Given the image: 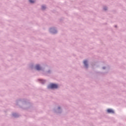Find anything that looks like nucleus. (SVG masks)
Listing matches in <instances>:
<instances>
[{
  "instance_id": "nucleus-1",
  "label": "nucleus",
  "mask_w": 126,
  "mask_h": 126,
  "mask_svg": "<svg viewBox=\"0 0 126 126\" xmlns=\"http://www.w3.org/2000/svg\"><path fill=\"white\" fill-rule=\"evenodd\" d=\"M58 85H57L56 84H51L48 86L49 89H55L58 88Z\"/></svg>"
},
{
  "instance_id": "nucleus-2",
  "label": "nucleus",
  "mask_w": 126,
  "mask_h": 126,
  "mask_svg": "<svg viewBox=\"0 0 126 126\" xmlns=\"http://www.w3.org/2000/svg\"><path fill=\"white\" fill-rule=\"evenodd\" d=\"M35 68L37 69V70H41V67H40V65H36Z\"/></svg>"
},
{
  "instance_id": "nucleus-3",
  "label": "nucleus",
  "mask_w": 126,
  "mask_h": 126,
  "mask_svg": "<svg viewBox=\"0 0 126 126\" xmlns=\"http://www.w3.org/2000/svg\"><path fill=\"white\" fill-rule=\"evenodd\" d=\"M107 112L108 113H110L111 114H114V110H113L112 109H108L107 110Z\"/></svg>"
},
{
  "instance_id": "nucleus-4",
  "label": "nucleus",
  "mask_w": 126,
  "mask_h": 126,
  "mask_svg": "<svg viewBox=\"0 0 126 126\" xmlns=\"http://www.w3.org/2000/svg\"><path fill=\"white\" fill-rule=\"evenodd\" d=\"M84 64H85V66L87 67L88 66V64H87V61H84Z\"/></svg>"
},
{
  "instance_id": "nucleus-5",
  "label": "nucleus",
  "mask_w": 126,
  "mask_h": 126,
  "mask_svg": "<svg viewBox=\"0 0 126 126\" xmlns=\"http://www.w3.org/2000/svg\"><path fill=\"white\" fill-rule=\"evenodd\" d=\"M29 1L31 2V3H34V2H35V1L33 0H29Z\"/></svg>"
},
{
  "instance_id": "nucleus-6",
  "label": "nucleus",
  "mask_w": 126,
  "mask_h": 126,
  "mask_svg": "<svg viewBox=\"0 0 126 126\" xmlns=\"http://www.w3.org/2000/svg\"><path fill=\"white\" fill-rule=\"evenodd\" d=\"M45 8H46V6H42V9L44 10V9H45Z\"/></svg>"
},
{
  "instance_id": "nucleus-7",
  "label": "nucleus",
  "mask_w": 126,
  "mask_h": 126,
  "mask_svg": "<svg viewBox=\"0 0 126 126\" xmlns=\"http://www.w3.org/2000/svg\"><path fill=\"white\" fill-rule=\"evenodd\" d=\"M104 10H107V9H105V8H104Z\"/></svg>"
}]
</instances>
